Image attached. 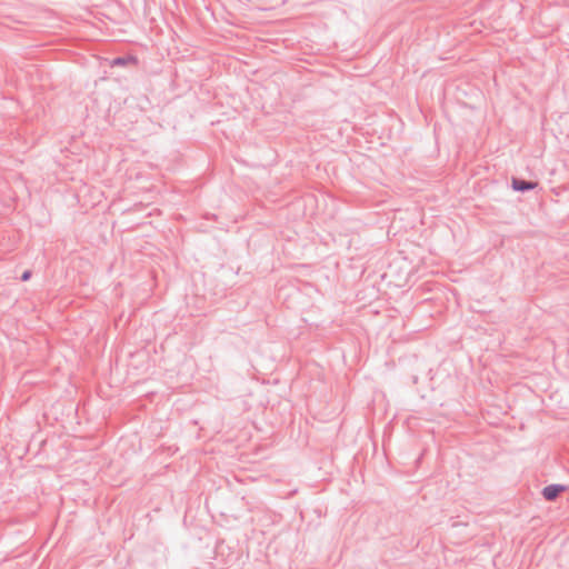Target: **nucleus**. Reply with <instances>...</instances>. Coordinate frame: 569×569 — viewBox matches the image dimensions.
<instances>
[{"label": "nucleus", "mask_w": 569, "mask_h": 569, "mask_svg": "<svg viewBox=\"0 0 569 569\" xmlns=\"http://www.w3.org/2000/svg\"><path fill=\"white\" fill-rule=\"evenodd\" d=\"M563 487L562 486H558V485H551V486H547L543 491H542V495L545 497V499L547 500H553L556 499L559 493L561 491H563Z\"/></svg>", "instance_id": "1"}, {"label": "nucleus", "mask_w": 569, "mask_h": 569, "mask_svg": "<svg viewBox=\"0 0 569 569\" xmlns=\"http://www.w3.org/2000/svg\"><path fill=\"white\" fill-rule=\"evenodd\" d=\"M537 187L536 182H526L519 179H512V188L517 191H525L529 189H535Z\"/></svg>", "instance_id": "2"}]
</instances>
